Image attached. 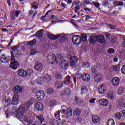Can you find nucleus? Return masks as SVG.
Instances as JSON below:
<instances>
[{
  "label": "nucleus",
  "mask_w": 125,
  "mask_h": 125,
  "mask_svg": "<svg viewBox=\"0 0 125 125\" xmlns=\"http://www.w3.org/2000/svg\"><path fill=\"white\" fill-rule=\"evenodd\" d=\"M11 65H10V68H12L13 70H16L19 67V63L17 61H15L14 58V53L13 52H11Z\"/></svg>",
  "instance_id": "obj_1"
},
{
  "label": "nucleus",
  "mask_w": 125,
  "mask_h": 125,
  "mask_svg": "<svg viewBox=\"0 0 125 125\" xmlns=\"http://www.w3.org/2000/svg\"><path fill=\"white\" fill-rule=\"evenodd\" d=\"M47 61L49 64H53V63L56 62V56H55V55L52 53L48 54L47 56Z\"/></svg>",
  "instance_id": "obj_2"
},
{
  "label": "nucleus",
  "mask_w": 125,
  "mask_h": 125,
  "mask_svg": "<svg viewBox=\"0 0 125 125\" xmlns=\"http://www.w3.org/2000/svg\"><path fill=\"white\" fill-rule=\"evenodd\" d=\"M25 112V108L22 107L19 108L17 113V118L18 119H23L24 113Z\"/></svg>",
  "instance_id": "obj_3"
},
{
  "label": "nucleus",
  "mask_w": 125,
  "mask_h": 125,
  "mask_svg": "<svg viewBox=\"0 0 125 125\" xmlns=\"http://www.w3.org/2000/svg\"><path fill=\"white\" fill-rule=\"evenodd\" d=\"M72 42L76 45L80 44L82 42V37L79 35H74L72 37Z\"/></svg>",
  "instance_id": "obj_4"
},
{
  "label": "nucleus",
  "mask_w": 125,
  "mask_h": 125,
  "mask_svg": "<svg viewBox=\"0 0 125 125\" xmlns=\"http://www.w3.org/2000/svg\"><path fill=\"white\" fill-rule=\"evenodd\" d=\"M35 69L38 72H42L43 70V65H42V63L37 62L35 63Z\"/></svg>",
  "instance_id": "obj_5"
},
{
  "label": "nucleus",
  "mask_w": 125,
  "mask_h": 125,
  "mask_svg": "<svg viewBox=\"0 0 125 125\" xmlns=\"http://www.w3.org/2000/svg\"><path fill=\"white\" fill-rule=\"evenodd\" d=\"M36 96L39 100H42L44 98V92L42 90H39L36 92Z\"/></svg>",
  "instance_id": "obj_6"
},
{
  "label": "nucleus",
  "mask_w": 125,
  "mask_h": 125,
  "mask_svg": "<svg viewBox=\"0 0 125 125\" xmlns=\"http://www.w3.org/2000/svg\"><path fill=\"white\" fill-rule=\"evenodd\" d=\"M96 38L97 42L99 43H104L106 41L104 35L99 34L98 36H96Z\"/></svg>",
  "instance_id": "obj_7"
},
{
  "label": "nucleus",
  "mask_w": 125,
  "mask_h": 125,
  "mask_svg": "<svg viewBox=\"0 0 125 125\" xmlns=\"http://www.w3.org/2000/svg\"><path fill=\"white\" fill-rule=\"evenodd\" d=\"M19 14H20V11L19 10H17L15 12H14V11L11 12L10 13L11 19L12 20H16V18H15V17H18L19 16Z\"/></svg>",
  "instance_id": "obj_8"
},
{
  "label": "nucleus",
  "mask_w": 125,
  "mask_h": 125,
  "mask_svg": "<svg viewBox=\"0 0 125 125\" xmlns=\"http://www.w3.org/2000/svg\"><path fill=\"white\" fill-rule=\"evenodd\" d=\"M79 60L78 59V58L76 56H73L71 57L70 58V65L71 66V67H73V66H75L76 65V63L78 62V61Z\"/></svg>",
  "instance_id": "obj_9"
},
{
  "label": "nucleus",
  "mask_w": 125,
  "mask_h": 125,
  "mask_svg": "<svg viewBox=\"0 0 125 125\" xmlns=\"http://www.w3.org/2000/svg\"><path fill=\"white\" fill-rule=\"evenodd\" d=\"M111 83L113 86H118L120 83V78L118 77H113L111 80Z\"/></svg>",
  "instance_id": "obj_10"
},
{
  "label": "nucleus",
  "mask_w": 125,
  "mask_h": 125,
  "mask_svg": "<svg viewBox=\"0 0 125 125\" xmlns=\"http://www.w3.org/2000/svg\"><path fill=\"white\" fill-rule=\"evenodd\" d=\"M98 92L100 94H103L106 90V86L104 84H101L98 88Z\"/></svg>",
  "instance_id": "obj_11"
},
{
  "label": "nucleus",
  "mask_w": 125,
  "mask_h": 125,
  "mask_svg": "<svg viewBox=\"0 0 125 125\" xmlns=\"http://www.w3.org/2000/svg\"><path fill=\"white\" fill-rule=\"evenodd\" d=\"M102 79H103V76L100 73H98L94 77V80L96 83H100V82L102 81Z\"/></svg>",
  "instance_id": "obj_12"
},
{
  "label": "nucleus",
  "mask_w": 125,
  "mask_h": 125,
  "mask_svg": "<svg viewBox=\"0 0 125 125\" xmlns=\"http://www.w3.org/2000/svg\"><path fill=\"white\" fill-rule=\"evenodd\" d=\"M61 36H62V34L53 35L51 34H48L47 35V37L48 38H49V39H50V40H53L54 41L59 39L61 37Z\"/></svg>",
  "instance_id": "obj_13"
},
{
  "label": "nucleus",
  "mask_w": 125,
  "mask_h": 125,
  "mask_svg": "<svg viewBox=\"0 0 125 125\" xmlns=\"http://www.w3.org/2000/svg\"><path fill=\"white\" fill-rule=\"evenodd\" d=\"M13 90L14 92L16 93L15 94H17V95L18 93H21V92H22L23 89L22 88V87L20 86H16L13 88Z\"/></svg>",
  "instance_id": "obj_14"
},
{
  "label": "nucleus",
  "mask_w": 125,
  "mask_h": 125,
  "mask_svg": "<svg viewBox=\"0 0 125 125\" xmlns=\"http://www.w3.org/2000/svg\"><path fill=\"white\" fill-rule=\"evenodd\" d=\"M69 66V62L66 60H63L61 62V67L62 69H63L64 70L67 69L68 66Z\"/></svg>",
  "instance_id": "obj_15"
},
{
  "label": "nucleus",
  "mask_w": 125,
  "mask_h": 125,
  "mask_svg": "<svg viewBox=\"0 0 125 125\" xmlns=\"http://www.w3.org/2000/svg\"><path fill=\"white\" fill-rule=\"evenodd\" d=\"M19 97H18V95L15 94L13 98L11 104H12V105H17V104H18V102H19Z\"/></svg>",
  "instance_id": "obj_16"
},
{
  "label": "nucleus",
  "mask_w": 125,
  "mask_h": 125,
  "mask_svg": "<svg viewBox=\"0 0 125 125\" xmlns=\"http://www.w3.org/2000/svg\"><path fill=\"white\" fill-rule=\"evenodd\" d=\"M18 74L20 77H26L27 76V71L23 69H19L18 70Z\"/></svg>",
  "instance_id": "obj_17"
},
{
  "label": "nucleus",
  "mask_w": 125,
  "mask_h": 125,
  "mask_svg": "<svg viewBox=\"0 0 125 125\" xmlns=\"http://www.w3.org/2000/svg\"><path fill=\"white\" fill-rule=\"evenodd\" d=\"M99 104L102 106H107L108 104V100L106 99H101L99 101Z\"/></svg>",
  "instance_id": "obj_18"
},
{
  "label": "nucleus",
  "mask_w": 125,
  "mask_h": 125,
  "mask_svg": "<svg viewBox=\"0 0 125 125\" xmlns=\"http://www.w3.org/2000/svg\"><path fill=\"white\" fill-rule=\"evenodd\" d=\"M35 107L37 109L38 111H42L43 110V105L41 103L38 102L35 104Z\"/></svg>",
  "instance_id": "obj_19"
},
{
  "label": "nucleus",
  "mask_w": 125,
  "mask_h": 125,
  "mask_svg": "<svg viewBox=\"0 0 125 125\" xmlns=\"http://www.w3.org/2000/svg\"><path fill=\"white\" fill-rule=\"evenodd\" d=\"M72 108L68 107L66 108V118L67 119H70V118H71V117H72Z\"/></svg>",
  "instance_id": "obj_20"
},
{
  "label": "nucleus",
  "mask_w": 125,
  "mask_h": 125,
  "mask_svg": "<svg viewBox=\"0 0 125 125\" xmlns=\"http://www.w3.org/2000/svg\"><path fill=\"white\" fill-rule=\"evenodd\" d=\"M97 42V37L96 35L92 36L90 37L89 40V42L91 43V44H95Z\"/></svg>",
  "instance_id": "obj_21"
},
{
  "label": "nucleus",
  "mask_w": 125,
  "mask_h": 125,
  "mask_svg": "<svg viewBox=\"0 0 125 125\" xmlns=\"http://www.w3.org/2000/svg\"><path fill=\"white\" fill-rule=\"evenodd\" d=\"M92 123L95 125H97V124H99L100 122V118L98 116H94L92 118Z\"/></svg>",
  "instance_id": "obj_22"
},
{
  "label": "nucleus",
  "mask_w": 125,
  "mask_h": 125,
  "mask_svg": "<svg viewBox=\"0 0 125 125\" xmlns=\"http://www.w3.org/2000/svg\"><path fill=\"white\" fill-rule=\"evenodd\" d=\"M82 78L83 82H88L90 80V76L87 73L84 74Z\"/></svg>",
  "instance_id": "obj_23"
},
{
  "label": "nucleus",
  "mask_w": 125,
  "mask_h": 125,
  "mask_svg": "<svg viewBox=\"0 0 125 125\" xmlns=\"http://www.w3.org/2000/svg\"><path fill=\"white\" fill-rule=\"evenodd\" d=\"M43 82H44L43 77H38L37 79H36L35 81V83L37 84H40V85L42 84V83H43Z\"/></svg>",
  "instance_id": "obj_24"
},
{
  "label": "nucleus",
  "mask_w": 125,
  "mask_h": 125,
  "mask_svg": "<svg viewBox=\"0 0 125 125\" xmlns=\"http://www.w3.org/2000/svg\"><path fill=\"white\" fill-rule=\"evenodd\" d=\"M43 78L44 81H46L47 83H50V82L51 81V79H52L51 76L49 75L48 74H45L44 77Z\"/></svg>",
  "instance_id": "obj_25"
},
{
  "label": "nucleus",
  "mask_w": 125,
  "mask_h": 125,
  "mask_svg": "<svg viewBox=\"0 0 125 125\" xmlns=\"http://www.w3.org/2000/svg\"><path fill=\"white\" fill-rule=\"evenodd\" d=\"M81 113H82V111L79 108H75L73 110L74 116H79V115H81Z\"/></svg>",
  "instance_id": "obj_26"
},
{
  "label": "nucleus",
  "mask_w": 125,
  "mask_h": 125,
  "mask_svg": "<svg viewBox=\"0 0 125 125\" xmlns=\"http://www.w3.org/2000/svg\"><path fill=\"white\" fill-rule=\"evenodd\" d=\"M2 103H3L4 106L7 107L10 104V100L9 99L4 98L2 101Z\"/></svg>",
  "instance_id": "obj_27"
},
{
  "label": "nucleus",
  "mask_w": 125,
  "mask_h": 125,
  "mask_svg": "<svg viewBox=\"0 0 125 125\" xmlns=\"http://www.w3.org/2000/svg\"><path fill=\"white\" fill-rule=\"evenodd\" d=\"M62 93V95H69V94H71V91L67 88H65Z\"/></svg>",
  "instance_id": "obj_28"
},
{
  "label": "nucleus",
  "mask_w": 125,
  "mask_h": 125,
  "mask_svg": "<svg viewBox=\"0 0 125 125\" xmlns=\"http://www.w3.org/2000/svg\"><path fill=\"white\" fill-rule=\"evenodd\" d=\"M43 36V29H41L36 32V37L42 38Z\"/></svg>",
  "instance_id": "obj_29"
},
{
  "label": "nucleus",
  "mask_w": 125,
  "mask_h": 125,
  "mask_svg": "<svg viewBox=\"0 0 125 125\" xmlns=\"http://www.w3.org/2000/svg\"><path fill=\"white\" fill-rule=\"evenodd\" d=\"M55 86L57 88H61L63 86V83L61 81H58L55 83Z\"/></svg>",
  "instance_id": "obj_30"
},
{
  "label": "nucleus",
  "mask_w": 125,
  "mask_h": 125,
  "mask_svg": "<svg viewBox=\"0 0 125 125\" xmlns=\"http://www.w3.org/2000/svg\"><path fill=\"white\" fill-rule=\"evenodd\" d=\"M125 91V87H119L118 89V93L119 95H122L124 92Z\"/></svg>",
  "instance_id": "obj_31"
},
{
  "label": "nucleus",
  "mask_w": 125,
  "mask_h": 125,
  "mask_svg": "<svg viewBox=\"0 0 125 125\" xmlns=\"http://www.w3.org/2000/svg\"><path fill=\"white\" fill-rule=\"evenodd\" d=\"M81 78H82V75L81 74H78L76 75L73 78V81H74L75 83H77V80H80V79H81Z\"/></svg>",
  "instance_id": "obj_32"
},
{
  "label": "nucleus",
  "mask_w": 125,
  "mask_h": 125,
  "mask_svg": "<svg viewBox=\"0 0 125 125\" xmlns=\"http://www.w3.org/2000/svg\"><path fill=\"white\" fill-rule=\"evenodd\" d=\"M107 97L110 99H114V92L112 91H110L107 94Z\"/></svg>",
  "instance_id": "obj_33"
},
{
  "label": "nucleus",
  "mask_w": 125,
  "mask_h": 125,
  "mask_svg": "<svg viewBox=\"0 0 125 125\" xmlns=\"http://www.w3.org/2000/svg\"><path fill=\"white\" fill-rule=\"evenodd\" d=\"M37 42V40L36 39H33L32 41L28 42L27 44L30 45V46H33L35 45Z\"/></svg>",
  "instance_id": "obj_34"
},
{
  "label": "nucleus",
  "mask_w": 125,
  "mask_h": 125,
  "mask_svg": "<svg viewBox=\"0 0 125 125\" xmlns=\"http://www.w3.org/2000/svg\"><path fill=\"white\" fill-rule=\"evenodd\" d=\"M88 91V89L86 88V87L84 86H82L81 87V93L83 94V93H85L87 91Z\"/></svg>",
  "instance_id": "obj_35"
},
{
  "label": "nucleus",
  "mask_w": 125,
  "mask_h": 125,
  "mask_svg": "<svg viewBox=\"0 0 125 125\" xmlns=\"http://www.w3.org/2000/svg\"><path fill=\"white\" fill-rule=\"evenodd\" d=\"M107 125H115L114 119H109L107 122Z\"/></svg>",
  "instance_id": "obj_36"
},
{
  "label": "nucleus",
  "mask_w": 125,
  "mask_h": 125,
  "mask_svg": "<svg viewBox=\"0 0 125 125\" xmlns=\"http://www.w3.org/2000/svg\"><path fill=\"white\" fill-rule=\"evenodd\" d=\"M81 41L82 40L83 42H86L87 40V36H86V35L81 34Z\"/></svg>",
  "instance_id": "obj_37"
},
{
  "label": "nucleus",
  "mask_w": 125,
  "mask_h": 125,
  "mask_svg": "<svg viewBox=\"0 0 125 125\" xmlns=\"http://www.w3.org/2000/svg\"><path fill=\"white\" fill-rule=\"evenodd\" d=\"M113 68L115 72H119V71H120V68H121V67L120 66V64H118L117 65L113 66Z\"/></svg>",
  "instance_id": "obj_38"
},
{
  "label": "nucleus",
  "mask_w": 125,
  "mask_h": 125,
  "mask_svg": "<svg viewBox=\"0 0 125 125\" xmlns=\"http://www.w3.org/2000/svg\"><path fill=\"white\" fill-rule=\"evenodd\" d=\"M115 2L116 3L117 6H122V5H124V2L123 1H114L113 3H115Z\"/></svg>",
  "instance_id": "obj_39"
},
{
  "label": "nucleus",
  "mask_w": 125,
  "mask_h": 125,
  "mask_svg": "<svg viewBox=\"0 0 125 125\" xmlns=\"http://www.w3.org/2000/svg\"><path fill=\"white\" fill-rule=\"evenodd\" d=\"M75 101H76V103L77 104H78L79 105H81V104H82V103H83V101L80 98H78V97L76 98L75 99Z\"/></svg>",
  "instance_id": "obj_40"
},
{
  "label": "nucleus",
  "mask_w": 125,
  "mask_h": 125,
  "mask_svg": "<svg viewBox=\"0 0 125 125\" xmlns=\"http://www.w3.org/2000/svg\"><path fill=\"white\" fill-rule=\"evenodd\" d=\"M115 117L117 120H121L122 118V114L120 112H118L115 114Z\"/></svg>",
  "instance_id": "obj_41"
},
{
  "label": "nucleus",
  "mask_w": 125,
  "mask_h": 125,
  "mask_svg": "<svg viewBox=\"0 0 125 125\" xmlns=\"http://www.w3.org/2000/svg\"><path fill=\"white\" fill-rule=\"evenodd\" d=\"M80 8L81 7H80V5L76 4V6L75 7V12L79 14V11H78V10H80Z\"/></svg>",
  "instance_id": "obj_42"
},
{
  "label": "nucleus",
  "mask_w": 125,
  "mask_h": 125,
  "mask_svg": "<svg viewBox=\"0 0 125 125\" xmlns=\"http://www.w3.org/2000/svg\"><path fill=\"white\" fill-rule=\"evenodd\" d=\"M89 66H90V64L89 62H83V67L84 68H88Z\"/></svg>",
  "instance_id": "obj_43"
},
{
  "label": "nucleus",
  "mask_w": 125,
  "mask_h": 125,
  "mask_svg": "<svg viewBox=\"0 0 125 125\" xmlns=\"http://www.w3.org/2000/svg\"><path fill=\"white\" fill-rule=\"evenodd\" d=\"M56 57L57 58V62H58V60L59 61H60V60H62V59H63V57H62V56H61L60 54L57 55V56Z\"/></svg>",
  "instance_id": "obj_44"
},
{
  "label": "nucleus",
  "mask_w": 125,
  "mask_h": 125,
  "mask_svg": "<svg viewBox=\"0 0 125 125\" xmlns=\"http://www.w3.org/2000/svg\"><path fill=\"white\" fill-rule=\"evenodd\" d=\"M55 77L57 80H61L62 79V76H61L60 73H56Z\"/></svg>",
  "instance_id": "obj_45"
},
{
  "label": "nucleus",
  "mask_w": 125,
  "mask_h": 125,
  "mask_svg": "<svg viewBox=\"0 0 125 125\" xmlns=\"http://www.w3.org/2000/svg\"><path fill=\"white\" fill-rule=\"evenodd\" d=\"M51 124L52 125H58V122L55 119H53L51 122Z\"/></svg>",
  "instance_id": "obj_46"
},
{
  "label": "nucleus",
  "mask_w": 125,
  "mask_h": 125,
  "mask_svg": "<svg viewBox=\"0 0 125 125\" xmlns=\"http://www.w3.org/2000/svg\"><path fill=\"white\" fill-rule=\"evenodd\" d=\"M5 55H2V56L0 57V61L2 62V63H5V62H4V60H5Z\"/></svg>",
  "instance_id": "obj_47"
},
{
  "label": "nucleus",
  "mask_w": 125,
  "mask_h": 125,
  "mask_svg": "<svg viewBox=\"0 0 125 125\" xmlns=\"http://www.w3.org/2000/svg\"><path fill=\"white\" fill-rule=\"evenodd\" d=\"M37 53V51L35 49H32L30 51V55H35Z\"/></svg>",
  "instance_id": "obj_48"
},
{
  "label": "nucleus",
  "mask_w": 125,
  "mask_h": 125,
  "mask_svg": "<svg viewBox=\"0 0 125 125\" xmlns=\"http://www.w3.org/2000/svg\"><path fill=\"white\" fill-rule=\"evenodd\" d=\"M53 92H54V91L51 88H49L47 90V93L48 94H52V93H53Z\"/></svg>",
  "instance_id": "obj_49"
},
{
  "label": "nucleus",
  "mask_w": 125,
  "mask_h": 125,
  "mask_svg": "<svg viewBox=\"0 0 125 125\" xmlns=\"http://www.w3.org/2000/svg\"><path fill=\"white\" fill-rule=\"evenodd\" d=\"M107 52L109 54L114 53V52H115V50L113 48H109L108 49Z\"/></svg>",
  "instance_id": "obj_50"
},
{
  "label": "nucleus",
  "mask_w": 125,
  "mask_h": 125,
  "mask_svg": "<svg viewBox=\"0 0 125 125\" xmlns=\"http://www.w3.org/2000/svg\"><path fill=\"white\" fill-rule=\"evenodd\" d=\"M37 118H38V120L39 121H40V122L41 123H42L44 119H43V117L42 116V115H40L39 116H38Z\"/></svg>",
  "instance_id": "obj_51"
},
{
  "label": "nucleus",
  "mask_w": 125,
  "mask_h": 125,
  "mask_svg": "<svg viewBox=\"0 0 125 125\" xmlns=\"http://www.w3.org/2000/svg\"><path fill=\"white\" fill-rule=\"evenodd\" d=\"M103 4L104 6H107V5H109V1L108 0H105L103 2Z\"/></svg>",
  "instance_id": "obj_52"
},
{
  "label": "nucleus",
  "mask_w": 125,
  "mask_h": 125,
  "mask_svg": "<svg viewBox=\"0 0 125 125\" xmlns=\"http://www.w3.org/2000/svg\"><path fill=\"white\" fill-rule=\"evenodd\" d=\"M60 116V111H58L57 113L55 114V117L56 119H58Z\"/></svg>",
  "instance_id": "obj_53"
},
{
  "label": "nucleus",
  "mask_w": 125,
  "mask_h": 125,
  "mask_svg": "<svg viewBox=\"0 0 125 125\" xmlns=\"http://www.w3.org/2000/svg\"><path fill=\"white\" fill-rule=\"evenodd\" d=\"M121 73L123 74V75H125V65H124L121 69Z\"/></svg>",
  "instance_id": "obj_54"
},
{
  "label": "nucleus",
  "mask_w": 125,
  "mask_h": 125,
  "mask_svg": "<svg viewBox=\"0 0 125 125\" xmlns=\"http://www.w3.org/2000/svg\"><path fill=\"white\" fill-rule=\"evenodd\" d=\"M32 104H33V101H29L28 102H27V104H26V106L27 107H30V106H31V105H32Z\"/></svg>",
  "instance_id": "obj_55"
},
{
  "label": "nucleus",
  "mask_w": 125,
  "mask_h": 125,
  "mask_svg": "<svg viewBox=\"0 0 125 125\" xmlns=\"http://www.w3.org/2000/svg\"><path fill=\"white\" fill-rule=\"evenodd\" d=\"M70 80L71 78L68 75L65 77V81H66L67 83H70V82H71Z\"/></svg>",
  "instance_id": "obj_56"
},
{
  "label": "nucleus",
  "mask_w": 125,
  "mask_h": 125,
  "mask_svg": "<svg viewBox=\"0 0 125 125\" xmlns=\"http://www.w3.org/2000/svg\"><path fill=\"white\" fill-rule=\"evenodd\" d=\"M19 48V46H14L11 48V50L13 51H16V50H17Z\"/></svg>",
  "instance_id": "obj_57"
},
{
  "label": "nucleus",
  "mask_w": 125,
  "mask_h": 125,
  "mask_svg": "<svg viewBox=\"0 0 125 125\" xmlns=\"http://www.w3.org/2000/svg\"><path fill=\"white\" fill-rule=\"evenodd\" d=\"M111 41L113 43H115V42H117V37H113V38H111Z\"/></svg>",
  "instance_id": "obj_58"
},
{
  "label": "nucleus",
  "mask_w": 125,
  "mask_h": 125,
  "mask_svg": "<svg viewBox=\"0 0 125 125\" xmlns=\"http://www.w3.org/2000/svg\"><path fill=\"white\" fill-rule=\"evenodd\" d=\"M51 20H57V17H56L55 15H51Z\"/></svg>",
  "instance_id": "obj_59"
},
{
  "label": "nucleus",
  "mask_w": 125,
  "mask_h": 125,
  "mask_svg": "<svg viewBox=\"0 0 125 125\" xmlns=\"http://www.w3.org/2000/svg\"><path fill=\"white\" fill-rule=\"evenodd\" d=\"M95 100H96V98H93V99H91V100H90L89 101V102L90 103L92 104V103H94V102H95Z\"/></svg>",
  "instance_id": "obj_60"
},
{
  "label": "nucleus",
  "mask_w": 125,
  "mask_h": 125,
  "mask_svg": "<svg viewBox=\"0 0 125 125\" xmlns=\"http://www.w3.org/2000/svg\"><path fill=\"white\" fill-rule=\"evenodd\" d=\"M10 60V59H9V57H5V60L4 61V62H5V63H6V62H9Z\"/></svg>",
  "instance_id": "obj_61"
},
{
  "label": "nucleus",
  "mask_w": 125,
  "mask_h": 125,
  "mask_svg": "<svg viewBox=\"0 0 125 125\" xmlns=\"http://www.w3.org/2000/svg\"><path fill=\"white\" fill-rule=\"evenodd\" d=\"M105 36L106 39H109V38H110V37L111 36V35H110L109 33H105Z\"/></svg>",
  "instance_id": "obj_62"
},
{
  "label": "nucleus",
  "mask_w": 125,
  "mask_h": 125,
  "mask_svg": "<svg viewBox=\"0 0 125 125\" xmlns=\"http://www.w3.org/2000/svg\"><path fill=\"white\" fill-rule=\"evenodd\" d=\"M108 26H109L110 29H112V30L116 29V27H115V26H114L112 24L109 25Z\"/></svg>",
  "instance_id": "obj_63"
},
{
  "label": "nucleus",
  "mask_w": 125,
  "mask_h": 125,
  "mask_svg": "<svg viewBox=\"0 0 125 125\" xmlns=\"http://www.w3.org/2000/svg\"><path fill=\"white\" fill-rule=\"evenodd\" d=\"M92 73L95 75V74L97 73V70L96 69L92 68Z\"/></svg>",
  "instance_id": "obj_64"
}]
</instances>
